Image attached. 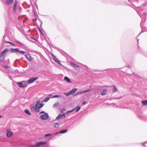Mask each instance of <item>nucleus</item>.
Returning <instances> with one entry per match:
<instances>
[{
	"label": "nucleus",
	"mask_w": 147,
	"mask_h": 147,
	"mask_svg": "<svg viewBox=\"0 0 147 147\" xmlns=\"http://www.w3.org/2000/svg\"><path fill=\"white\" fill-rule=\"evenodd\" d=\"M143 15L144 16V17L143 18V17H142V18H141L142 20L140 24V27L142 29V30L139 35L137 36L136 38L138 37L142 33V31L143 30V25L146 19V16L147 15V13L146 11H145L143 13Z\"/></svg>",
	"instance_id": "obj_1"
},
{
	"label": "nucleus",
	"mask_w": 147,
	"mask_h": 147,
	"mask_svg": "<svg viewBox=\"0 0 147 147\" xmlns=\"http://www.w3.org/2000/svg\"><path fill=\"white\" fill-rule=\"evenodd\" d=\"M17 84L20 88H24L27 86L26 81H22L21 82H18Z\"/></svg>",
	"instance_id": "obj_2"
},
{
	"label": "nucleus",
	"mask_w": 147,
	"mask_h": 147,
	"mask_svg": "<svg viewBox=\"0 0 147 147\" xmlns=\"http://www.w3.org/2000/svg\"><path fill=\"white\" fill-rule=\"evenodd\" d=\"M10 40L9 38V36L5 34L3 37V39L2 40V43H3L4 42H5L6 43H8V42H9V40Z\"/></svg>",
	"instance_id": "obj_3"
},
{
	"label": "nucleus",
	"mask_w": 147,
	"mask_h": 147,
	"mask_svg": "<svg viewBox=\"0 0 147 147\" xmlns=\"http://www.w3.org/2000/svg\"><path fill=\"white\" fill-rule=\"evenodd\" d=\"M47 143V142H37L36 144V145H33L32 147H41L42 145H43L46 144Z\"/></svg>",
	"instance_id": "obj_4"
},
{
	"label": "nucleus",
	"mask_w": 147,
	"mask_h": 147,
	"mask_svg": "<svg viewBox=\"0 0 147 147\" xmlns=\"http://www.w3.org/2000/svg\"><path fill=\"white\" fill-rule=\"evenodd\" d=\"M147 4V3H144L143 4H142L140 6L141 7L139 8L138 10L140 11V15H139L140 16V17L141 18H142V17H143V16H144L143 15V13L142 11H143L144 10V9L143 8L144 7V5H146Z\"/></svg>",
	"instance_id": "obj_5"
},
{
	"label": "nucleus",
	"mask_w": 147,
	"mask_h": 147,
	"mask_svg": "<svg viewBox=\"0 0 147 147\" xmlns=\"http://www.w3.org/2000/svg\"><path fill=\"white\" fill-rule=\"evenodd\" d=\"M49 116L47 113H46L45 114H42L40 116V118L43 120H45L47 119Z\"/></svg>",
	"instance_id": "obj_6"
},
{
	"label": "nucleus",
	"mask_w": 147,
	"mask_h": 147,
	"mask_svg": "<svg viewBox=\"0 0 147 147\" xmlns=\"http://www.w3.org/2000/svg\"><path fill=\"white\" fill-rule=\"evenodd\" d=\"M39 78V77H38L32 78L29 79L27 82L28 84H31L33 83L35 81Z\"/></svg>",
	"instance_id": "obj_7"
},
{
	"label": "nucleus",
	"mask_w": 147,
	"mask_h": 147,
	"mask_svg": "<svg viewBox=\"0 0 147 147\" xmlns=\"http://www.w3.org/2000/svg\"><path fill=\"white\" fill-rule=\"evenodd\" d=\"M52 134L50 138L53 140L56 139L57 136L59 137L60 136L58 132L53 133Z\"/></svg>",
	"instance_id": "obj_8"
},
{
	"label": "nucleus",
	"mask_w": 147,
	"mask_h": 147,
	"mask_svg": "<svg viewBox=\"0 0 147 147\" xmlns=\"http://www.w3.org/2000/svg\"><path fill=\"white\" fill-rule=\"evenodd\" d=\"M136 115L142 119L144 118V116L143 115V113L140 111H138Z\"/></svg>",
	"instance_id": "obj_9"
},
{
	"label": "nucleus",
	"mask_w": 147,
	"mask_h": 147,
	"mask_svg": "<svg viewBox=\"0 0 147 147\" xmlns=\"http://www.w3.org/2000/svg\"><path fill=\"white\" fill-rule=\"evenodd\" d=\"M9 50V49L8 48H6L4 49L1 52V53L0 54V57H1L2 56H4V54L6 52L8 51Z\"/></svg>",
	"instance_id": "obj_10"
},
{
	"label": "nucleus",
	"mask_w": 147,
	"mask_h": 147,
	"mask_svg": "<svg viewBox=\"0 0 147 147\" xmlns=\"http://www.w3.org/2000/svg\"><path fill=\"white\" fill-rule=\"evenodd\" d=\"M53 59L55 62L57 63L59 65H62V64L58 60L57 58L55 56H53Z\"/></svg>",
	"instance_id": "obj_11"
},
{
	"label": "nucleus",
	"mask_w": 147,
	"mask_h": 147,
	"mask_svg": "<svg viewBox=\"0 0 147 147\" xmlns=\"http://www.w3.org/2000/svg\"><path fill=\"white\" fill-rule=\"evenodd\" d=\"M0 65L3 68H5L6 69H7L8 70H9V69H10V67L8 65V64L4 65V64H3L2 63H1Z\"/></svg>",
	"instance_id": "obj_12"
},
{
	"label": "nucleus",
	"mask_w": 147,
	"mask_h": 147,
	"mask_svg": "<svg viewBox=\"0 0 147 147\" xmlns=\"http://www.w3.org/2000/svg\"><path fill=\"white\" fill-rule=\"evenodd\" d=\"M25 57L26 58L30 61H32L31 56L30 55L26 54L25 55Z\"/></svg>",
	"instance_id": "obj_13"
},
{
	"label": "nucleus",
	"mask_w": 147,
	"mask_h": 147,
	"mask_svg": "<svg viewBox=\"0 0 147 147\" xmlns=\"http://www.w3.org/2000/svg\"><path fill=\"white\" fill-rule=\"evenodd\" d=\"M32 109H35V112H36L38 113L39 112V111H40L39 109L40 108L38 106H36H36H35L34 107H32Z\"/></svg>",
	"instance_id": "obj_14"
},
{
	"label": "nucleus",
	"mask_w": 147,
	"mask_h": 147,
	"mask_svg": "<svg viewBox=\"0 0 147 147\" xmlns=\"http://www.w3.org/2000/svg\"><path fill=\"white\" fill-rule=\"evenodd\" d=\"M13 1V0H6L5 3L7 5H9L11 4Z\"/></svg>",
	"instance_id": "obj_15"
},
{
	"label": "nucleus",
	"mask_w": 147,
	"mask_h": 147,
	"mask_svg": "<svg viewBox=\"0 0 147 147\" xmlns=\"http://www.w3.org/2000/svg\"><path fill=\"white\" fill-rule=\"evenodd\" d=\"M141 7V6L138 7H135L134 8V9L136 11V12H137V13H138V15H140V11L138 10V9H139V8H140Z\"/></svg>",
	"instance_id": "obj_16"
},
{
	"label": "nucleus",
	"mask_w": 147,
	"mask_h": 147,
	"mask_svg": "<svg viewBox=\"0 0 147 147\" xmlns=\"http://www.w3.org/2000/svg\"><path fill=\"white\" fill-rule=\"evenodd\" d=\"M17 1H16L15 2V3H14V7L13 8V11L14 12H15L17 9Z\"/></svg>",
	"instance_id": "obj_17"
},
{
	"label": "nucleus",
	"mask_w": 147,
	"mask_h": 147,
	"mask_svg": "<svg viewBox=\"0 0 147 147\" xmlns=\"http://www.w3.org/2000/svg\"><path fill=\"white\" fill-rule=\"evenodd\" d=\"M13 135V133L11 131H7V136L8 137L12 136Z\"/></svg>",
	"instance_id": "obj_18"
},
{
	"label": "nucleus",
	"mask_w": 147,
	"mask_h": 147,
	"mask_svg": "<svg viewBox=\"0 0 147 147\" xmlns=\"http://www.w3.org/2000/svg\"><path fill=\"white\" fill-rule=\"evenodd\" d=\"M107 88H105L102 91L101 93L100 94L102 96L105 95L107 93Z\"/></svg>",
	"instance_id": "obj_19"
},
{
	"label": "nucleus",
	"mask_w": 147,
	"mask_h": 147,
	"mask_svg": "<svg viewBox=\"0 0 147 147\" xmlns=\"http://www.w3.org/2000/svg\"><path fill=\"white\" fill-rule=\"evenodd\" d=\"M67 131V129H64L62 130L59 131L58 132L59 134H64L66 133Z\"/></svg>",
	"instance_id": "obj_20"
},
{
	"label": "nucleus",
	"mask_w": 147,
	"mask_h": 147,
	"mask_svg": "<svg viewBox=\"0 0 147 147\" xmlns=\"http://www.w3.org/2000/svg\"><path fill=\"white\" fill-rule=\"evenodd\" d=\"M70 64L71 65L72 67H74V68H75V67H79V66L78 65H77L76 64L72 62H70Z\"/></svg>",
	"instance_id": "obj_21"
},
{
	"label": "nucleus",
	"mask_w": 147,
	"mask_h": 147,
	"mask_svg": "<svg viewBox=\"0 0 147 147\" xmlns=\"http://www.w3.org/2000/svg\"><path fill=\"white\" fill-rule=\"evenodd\" d=\"M64 79V80L66 81L68 83H70L71 82V81L70 79L67 76L65 77Z\"/></svg>",
	"instance_id": "obj_22"
},
{
	"label": "nucleus",
	"mask_w": 147,
	"mask_h": 147,
	"mask_svg": "<svg viewBox=\"0 0 147 147\" xmlns=\"http://www.w3.org/2000/svg\"><path fill=\"white\" fill-rule=\"evenodd\" d=\"M77 88H74L73 89L71 90H70L69 91L71 94H73L74 93H75L76 91L77 90Z\"/></svg>",
	"instance_id": "obj_23"
},
{
	"label": "nucleus",
	"mask_w": 147,
	"mask_h": 147,
	"mask_svg": "<svg viewBox=\"0 0 147 147\" xmlns=\"http://www.w3.org/2000/svg\"><path fill=\"white\" fill-rule=\"evenodd\" d=\"M11 51L12 52H18L19 50L17 48H12L10 49Z\"/></svg>",
	"instance_id": "obj_24"
},
{
	"label": "nucleus",
	"mask_w": 147,
	"mask_h": 147,
	"mask_svg": "<svg viewBox=\"0 0 147 147\" xmlns=\"http://www.w3.org/2000/svg\"><path fill=\"white\" fill-rule=\"evenodd\" d=\"M55 48L56 49H57L58 51H59L61 54H63V53H64V52L63 50L57 47H55Z\"/></svg>",
	"instance_id": "obj_25"
},
{
	"label": "nucleus",
	"mask_w": 147,
	"mask_h": 147,
	"mask_svg": "<svg viewBox=\"0 0 147 147\" xmlns=\"http://www.w3.org/2000/svg\"><path fill=\"white\" fill-rule=\"evenodd\" d=\"M90 90H84V91H82L81 92H78V93H77L75 95H77V94H82V93H86V92H89L90 91Z\"/></svg>",
	"instance_id": "obj_26"
},
{
	"label": "nucleus",
	"mask_w": 147,
	"mask_h": 147,
	"mask_svg": "<svg viewBox=\"0 0 147 147\" xmlns=\"http://www.w3.org/2000/svg\"><path fill=\"white\" fill-rule=\"evenodd\" d=\"M24 112L26 113L29 115H31V113H30V112L29 111L28 109H25L24 110Z\"/></svg>",
	"instance_id": "obj_27"
},
{
	"label": "nucleus",
	"mask_w": 147,
	"mask_h": 147,
	"mask_svg": "<svg viewBox=\"0 0 147 147\" xmlns=\"http://www.w3.org/2000/svg\"><path fill=\"white\" fill-rule=\"evenodd\" d=\"M112 86H113V92H117V89L115 85H113Z\"/></svg>",
	"instance_id": "obj_28"
},
{
	"label": "nucleus",
	"mask_w": 147,
	"mask_h": 147,
	"mask_svg": "<svg viewBox=\"0 0 147 147\" xmlns=\"http://www.w3.org/2000/svg\"><path fill=\"white\" fill-rule=\"evenodd\" d=\"M81 107L79 105L77 106L76 107V112H78L80 109Z\"/></svg>",
	"instance_id": "obj_29"
},
{
	"label": "nucleus",
	"mask_w": 147,
	"mask_h": 147,
	"mask_svg": "<svg viewBox=\"0 0 147 147\" xmlns=\"http://www.w3.org/2000/svg\"><path fill=\"white\" fill-rule=\"evenodd\" d=\"M61 97V96L60 95H54L51 97V98H59Z\"/></svg>",
	"instance_id": "obj_30"
},
{
	"label": "nucleus",
	"mask_w": 147,
	"mask_h": 147,
	"mask_svg": "<svg viewBox=\"0 0 147 147\" xmlns=\"http://www.w3.org/2000/svg\"><path fill=\"white\" fill-rule=\"evenodd\" d=\"M38 28L39 29V31L40 33L42 34L43 36H44V34L42 32L40 28L39 27L38 25H37Z\"/></svg>",
	"instance_id": "obj_31"
},
{
	"label": "nucleus",
	"mask_w": 147,
	"mask_h": 147,
	"mask_svg": "<svg viewBox=\"0 0 147 147\" xmlns=\"http://www.w3.org/2000/svg\"><path fill=\"white\" fill-rule=\"evenodd\" d=\"M142 103L144 105H147V100H143L142 101Z\"/></svg>",
	"instance_id": "obj_32"
},
{
	"label": "nucleus",
	"mask_w": 147,
	"mask_h": 147,
	"mask_svg": "<svg viewBox=\"0 0 147 147\" xmlns=\"http://www.w3.org/2000/svg\"><path fill=\"white\" fill-rule=\"evenodd\" d=\"M54 127H55L57 128L59 127V125L58 123H54Z\"/></svg>",
	"instance_id": "obj_33"
},
{
	"label": "nucleus",
	"mask_w": 147,
	"mask_h": 147,
	"mask_svg": "<svg viewBox=\"0 0 147 147\" xmlns=\"http://www.w3.org/2000/svg\"><path fill=\"white\" fill-rule=\"evenodd\" d=\"M50 98V97H47L45 98V99L43 101V102H48Z\"/></svg>",
	"instance_id": "obj_34"
},
{
	"label": "nucleus",
	"mask_w": 147,
	"mask_h": 147,
	"mask_svg": "<svg viewBox=\"0 0 147 147\" xmlns=\"http://www.w3.org/2000/svg\"><path fill=\"white\" fill-rule=\"evenodd\" d=\"M63 116V115L61 114H59L56 117L57 119H59L61 118Z\"/></svg>",
	"instance_id": "obj_35"
},
{
	"label": "nucleus",
	"mask_w": 147,
	"mask_h": 147,
	"mask_svg": "<svg viewBox=\"0 0 147 147\" xmlns=\"http://www.w3.org/2000/svg\"><path fill=\"white\" fill-rule=\"evenodd\" d=\"M59 105V103L58 102H55V103L53 105V108L57 107Z\"/></svg>",
	"instance_id": "obj_36"
},
{
	"label": "nucleus",
	"mask_w": 147,
	"mask_h": 147,
	"mask_svg": "<svg viewBox=\"0 0 147 147\" xmlns=\"http://www.w3.org/2000/svg\"><path fill=\"white\" fill-rule=\"evenodd\" d=\"M52 135V134L51 133L47 134H45V137H48V136H51V137Z\"/></svg>",
	"instance_id": "obj_37"
},
{
	"label": "nucleus",
	"mask_w": 147,
	"mask_h": 147,
	"mask_svg": "<svg viewBox=\"0 0 147 147\" xmlns=\"http://www.w3.org/2000/svg\"><path fill=\"white\" fill-rule=\"evenodd\" d=\"M9 62L7 61L6 60L4 61L3 62H2V63L3 64H4V65H6V64H8V63H9Z\"/></svg>",
	"instance_id": "obj_38"
},
{
	"label": "nucleus",
	"mask_w": 147,
	"mask_h": 147,
	"mask_svg": "<svg viewBox=\"0 0 147 147\" xmlns=\"http://www.w3.org/2000/svg\"><path fill=\"white\" fill-rule=\"evenodd\" d=\"M18 52L22 54H24L25 53V52L23 51H21L19 50Z\"/></svg>",
	"instance_id": "obj_39"
},
{
	"label": "nucleus",
	"mask_w": 147,
	"mask_h": 147,
	"mask_svg": "<svg viewBox=\"0 0 147 147\" xmlns=\"http://www.w3.org/2000/svg\"><path fill=\"white\" fill-rule=\"evenodd\" d=\"M16 42H17L18 43V44H20V45H22V46H24V47H25V45H24V44L23 43H21V42H20L18 41H16Z\"/></svg>",
	"instance_id": "obj_40"
},
{
	"label": "nucleus",
	"mask_w": 147,
	"mask_h": 147,
	"mask_svg": "<svg viewBox=\"0 0 147 147\" xmlns=\"http://www.w3.org/2000/svg\"><path fill=\"white\" fill-rule=\"evenodd\" d=\"M40 102V101L39 100H38L36 103V105H35V106H38V105L39 104Z\"/></svg>",
	"instance_id": "obj_41"
},
{
	"label": "nucleus",
	"mask_w": 147,
	"mask_h": 147,
	"mask_svg": "<svg viewBox=\"0 0 147 147\" xmlns=\"http://www.w3.org/2000/svg\"><path fill=\"white\" fill-rule=\"evenodd\" d=\"M147 144V141H146L145 142H144L143 143H141V144L144 147H146V146H145V144Z\"/></svg>",
	"instance_id": "obj_42"
},
{
	"label": "nucleus",
	"mask_w": 147,
	"mask_h": 147,
	"mask_svg": "<svg viewBox=\"0 0 147 147\" xmlns=\"http://www.w3.org/2000/svg\"><path fill=\"white\" fill-rule=\"evenodd\" d=\"M65 95L66 96H69L70 95V94H71L70 91H69V92H67V93H65Z\"/></svg>",
	"instance_id": "obj_43"
},
{
	"label": "nucleus",
	"mask_w": 147,
	"mask_h": 147,
	"mask_svg": "<svg viewBox=\"0 0 147 147\" xmlns=\"http://www.w3.org/2000/svg\"><path fill=\"white\" fill-rule=\"evenodd\" d=\"M44 105V104L41 103L40 104V105H39V108H41L43 107Z\"/></svg>",
	"instance_id": "obj_44"
},
{
	"label": "nucleus",
	"mask_w": 147,
	"mask_h": 147,
	"mask_svg": "<svg viewBox=\"0 0 147 147\" xmlns=\"http://www.w3.org/2000/svg\"><path fill=\"white\" fill-rule=\"evenodd\" d=\"M48 44L49 45V46L51 48V44H52L51 43V42H48Z\"/></svg>",
	"instance_id": "obj_45"
},
{
	"label": "nucleus",
	"mask_w": 147,
	"mask_h": 147,
	"mask_svg": "<svg viewBox=\"0 0 147 147\" xmlns=\"http://www.w3.org/2000/svg\"><path fill=\"white\" fill-rule=\"evenodd\" d=\"M30 38L31 39H33V40H34L35 41H37V40L36 38H34V37H30Z\"/></svg>",
	"instance_id": "obj_46"
},
{
	"label": "nucleus",
	"mask_w": 147,
	"mask_h": 147,
	"mask_svg": "<svg viewBox=\"0 0 147 147\" xmlns=\"http://www.w3.org/2000/svg\"><path fill=\"white\" fill-rule=\"evenodd\" d=\"M143 31L144 30H147V28H146V27L144 26H143Z\"/></svg>",
	"instance_id": "obj_47"
},
{
	"label": "nucleus",
	"mask_w": 147,
	"mask_h": 147,
	"mask_svg": "<svg viewBox=\"0 0 147 147\" xmlns=\"http://www.w3.org/2000/svg\"><path fill=\"white\" fill-rule=\"evenodd\" d=\"M8 43L10 44L11 45H14V46L15 45L14 44L11 42H10V41H9V42H8Z\"/></svg>",
	"instance_id": "obj_48"
},
{
	"label": "nucleus",
	"mask_w": 147,
	"mask_h": 147,
	"mask_svg": "<svg viewBox=\"0 0 147 147\" xmlns=\"http://www.w3.org/2000/svg\"><path fill=\"white\" fill-rule=\"evenodd\" d=\"M46 113L44 111H41L40 112V113Z\"/></svg>",
	"instance_id": "obj_49"
},
{
	"label": "nucleus",
	"mask_w": 147,
	"mask_h": 147,
	"mask_svg": "<svg viewBox=\"0 0 147 147\" xmlns=\"http://www.w3.org/2000/svg\"><path fill=\"white\" fill-rule=\"evenodd\" d=\"M86 101H85L82 102V104L83 105H85L86 104Z\"/></svg>",
	"instance_id": "obj_50"
},
{
	"label": "nucleus",
	"mask_w": 147,
	"mask_h": 147,
	"mask_svg": "<svg viewBox=\"0 0 147 147\" xmlns=\"http://www.w3.org/2000/svg\"><path fill=\"white\" fill-rule=\"evenodd\" d=\"M74 109H74L71 110H69V111H68V112H71L74 110Z\"/></svg>",
	"instance_id": "obj_51"
},
{
	"label": "nucleus",
	"mask_w": 147,
	"mask_h": 147,
	"mask_svg": "<svg viewBox=\"0 0 147 147\" xmlns=\"http://www.w3.org/2000/svg\"><path fill=\"white\" fill-rule=\"evenodd\" d=\"M121 97H119V98H114L113 99H120L121 98Z\"/></svg>",
	"instance_id": "obj_52"
},
{
	"label": "nucleus",
	"mask_w": 147,
	"mask_h": 147,
	"mask_svg": "<svg viewBox=\"0 0 147 147\" xmlns=\"http://www.w3.org/2000/svg\"><path fill=\"white\" fill-rule=\"evenodd\" d=\"M43 36L44 37V38H45V40H46V41H47V37L45 36V35H44V36Z\"/></svg>",
	"instance_id": "obj_53"
},
{
	"label": "nucleus",
	"mask_w": 147,
	"mask_h": 147,
	"mask_svg": "<svg viewBox=\"0 0 147 147\" xmlns=\"http://www.w3.org/2000/svg\"><path fill=\"white\" fill-rule=\"evenodd\" d=\"M65 114L66 113H63V114H62L63 115V116L64 118L66 117Z\"/></svg>",
	"instance_id": "obj_54"
},
{
	"label": "nucleus",
	"mask_w": 147,
	"mask_h": 147,
	"mask_svg": "<svg viewBox=\"0 0 147 147\" xmlns=\"http://www.w3.org/2000/svg\"><path fill=\"white\" fill-rule=\"evenodd\" d=\"M34 14L36 17V16H38L37 14L35 12H34Z\"/></svg>",
	"instance_id": "obj_55"
},
{
	"label": "nucleus",
	"mask_w": 147,
	"mask_h": 147,
	"mask_svg": "<svg viewBox=\"0 0 147 147\" xmlns=\"http://www.w3.org/2000/svg\"><path fill=\"white\" fill-rule=\"evenodd\" d=\"M48 40H47V41H46L48 43V42H49V38H47Z\"/></svg>",
	"instance_id": "obj_56"
},
{
	"label": "nucleus",
	"mask_w": 147,
	"mask_h": 147,
	"mask_svg": "<svg viewBox=\"0 0 147 147\" xmlns=\"http://www.w3.org/2000/svg\"><path fill=\"white\" fill-rule=\"evenodd\" d=\"M51 47H53V48H55V47H54V46H53V44H51Z\"/></svg>",
	"instance_id": "obj_57"
},
{
	"label": "nucleus",
	"mask_w": 147,
	"mask_h": 147,
	"mask_svg": "<svg viewBox=\"0 0 147 147\" xmlns=\"http://www.w3.org/2000/svg\"><path fill=\"white\" fill-rule=\"evenodd\" d=\"M53 95V94H48V96H51Z\"/></svg>",
	"instance_id": "obj_58"
},
{
	"label": "nucleus",
	"mask_w": 147,
	"mask_h": 147,
	"mask_svg": "<svg viewBox=\"0 0 147 147\" xmlns=\"http://www.w3.org/2000/svg\"><path fill=\"white\" fill-rule=\"evenodd\" d=\"M115 105H116V104L115 103H113L112 104V106H115Z\"/></svg>",
	"instance_id": "obj_59"
},
{
	"label": "nucleus",
	"mask_w": 147,
	"mask_h": 147,
	"mask_svg": "<svg viewBox=\"0 0 147 147\" xmlns=\"http://www.w3.org/2000/svg\"><path fill=\"white\" fill-rule=\"evenodd\" d=\"M142 32H147V30H144L143 31H142Z\"/></svg>",
	"instance_id": "obj_60"
},
{
	"label": "nucleus",
	"mask_w": 147,
	"mask_h": 147,
	"mask_svg": "<svg viewBox=\"0 0 147 147\" xmlns=\"http://www.w3.org/2000/svg\"><path fill=\"white\" fill-rule=\"evenodd\" d=\"M20 61V60H18V59H16L15 61L16 62H17V61Z\"/></svg>",
	"instance_id": "obj_61"
},
{
	"label": "nucleus",
	"mask_w": 147,
	"mask_h": 147,
	"mask_svg": "<svg viewBox=\"0 0 147 147\" xmlns=\"http://www.w3.org/2000/svg\"><path fill=\"white\" fill-rule=\"evenodd\" d=\"M2 117V116L1 115H0V118H1Z\"/></svg>",
	"instance_id": "obj_62"
},
{
	"label": "nucleus",
	"mask_w": 147,
	"mask_h": 147,
	"mask_svg": "<svg viewBox=\"0 0 147 147\" xmlns=\"http://www.w3.org/2000/svg\"><path fill=\"white\" fill-rule=\"evenodd\" d=\"M52 56L53 57L54 56H55L53 54H52Z\"/></svg>",
	"instance_id": "obj_63"
},
{
	"label": "nucleus",
	"mask_w": 147,
	"mask_h": 147,
	"mask_svg": "<svg viewBox=\"0 0 147 147\" xmlns=\"http://www.w3.org/2000/svg\"><path fill=\"white\" fill-rule=\"evenodd\" d=\"M139 41V39H137V42H138Z\"/></svg>",
	"instance_id": "obj_64"
}]
</instances>
